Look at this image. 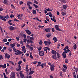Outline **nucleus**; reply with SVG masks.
Segmentation results:
<instances>
[{
  "label": "nucleus",
  "mask_w": 78,
  "mask_h": 78,
  "mask_svg": "<svg viewBox=\"0 0 78 78\" xmlns=\"http://www.w3.org/2000/svg\"><path fill=\"white\" fill-rule=\"evenodd\" d=\"M27 38L28 39L27 40V43L28 44H33V41H34V37L28 36L27 37Z\"/></svg>",
  "instance_id": "1"
},
{
  "label": "nucleus",
  "mask_w": 78,
  "mask_h": 78,
  "mask_svg": "<svg viewBox=\"0 0 78 78\" xmlns=\"http://www.w3.org/2000/svg\"><path fill=\"white\" fill-rule=\"evenodd\" d=\"M39 66H41V68H44V66L46 67L47 65L46 63H42L41 64V62H38V65H37V67H39Z\"/></svg>",
  "instance_id": "2"
},
{
  "label": "nucleus",
  "mask_w": 78,
  "mask_h": 78,
  "mask_svg": "<svg viewBox=\"0 0 78 78\" xmlns=\"http://www.w3.org/2000/svg\"><path fill=\"white\" fill-rule=\"evenodd\" d=\"M10 78H16V76H15V73L14 72L11 73Z\"/></svg>",
  "instance_id": "3"
},
{
  "label": "nucleus",
  "mask_w": 78,
  "mask_h": 78,
  "mask_svg": "<svg viewBox=\"0 0 78 78\" xmlns=\"http://www.w3.org/2000/svg\"><path fill=\"white\" fill-rule=\"evenodd\" d=\"M39 55L41 56H43L44 55V52L42 51H41L39 52Z\"/></svg>",
  "instance_id": "4"
},
{
  "label": "nucleus",
  "mask_w": 78,
  "mask_h": 78,
  "mask_svg": "<svg viewBox=\"0 0 78 78\" xmlns=\"http://www.w3.org/2000/svg\"><path fill=\"white\" fill-rule=\"evenodd\" d=\"M44 51H45L46 53H47V50L48 51H50V49L47 46L44 48Z\"/></svg>",
  "instance_id": "5"
},
{
  "label": "nucleus",
  "mask_w": 78,
  "mask_h": 78,
  "mask_svg": "<svg viewBox=\"0 0 78 78\" xmlns=\"http://www.w3.org/2000/svg\"><path fill=\"white\" fill-rule=\"evenodd\" d=\"M55 28L56 30L59 31H62V30L59 29V28L58 27V26L57 25H55Z\"/></svg>",
  "instance_id": "6"
},
{
  "label": "nucleus",
  "mask_w": 78,
  "mask_h": 78,
  "mask_svg": "<svg viewBox=\"0 0 78 78\" xmlns=\"http://www.w3.org/2000/svg\"><path fill=\"white\" fill-rule=\"evenodd\" d=\"M5 58H7L8 59H9V58H10V57H11V55H9V54L5 53Z\"/></svg>",
  "instance_id": "7"
},
{
  "label": "nucleus",
  "mask_w": 78,
  "mask_h": 78,
  "mask_svg": "<svg viewBox=\"0 0 78 78\" xmlns=\"http://www.w3.org/2000/svg\"><path fill=\"white\" fill-rule=\"evenodd\" d=\"M54 67H55V66L54 65H51L50 67V69L51 71H53L54 70Z\"/></svg>",
  "instance_id": "8"
},
{
  "label": "nucleus",
  "mask_w": 78,
  "mask_h": 78,
  "mask_svg": "<svg viewBox=\"0 0 78 78\" xmlns=\"http://www.w3.org/2000/svg\"><path fill=\"white\" fill-rule=\"evenodd\" d=\"M25 31L29 35H30V34H31V31H30L28 30H26Z\"/></svg>",
  "instance_id": "9"
},
{
  "label": "nucleus",
  "mask_w": 78,
  "mask_h": 78,
  "mask_svg": "<svg viewBox=\"0 0 78 78\" xmlns=\"http://www.w3.org/2000/svg\"><path fill=\"white\" fill-rule=\"evenodd\" d=\"M20 75L21 78H23L24 77V75L21 72L20 73Z\"/></svg>",
  "instance_id": "10"
},
{
  "label": "nucleus",
  "mask_w": 78,
  "mask_h": 78,
  "mask_svg": "<svg viewBox=\"0 0 78 78\" xmlns=\"http://www.w3.org/2000/svg\"><path fill=\"white\" fill-rule=\"evenodd\" d=\"M14 55H20V50H18V51H17V52L15 53Z\"/></svg>",
  "instance_id": "11"
},
{
  "label": "nucleus",
  "mask_w": 78,
  "mask_h": 78,
  "mask_svg": "<svg viewBox=\"0 0 78 78\" xmlns=\"http://www.w3.org/2000/svg\"><path fill=\"white\" fill-rule=\"evenodd\" d=\"M32 4H33V2H32L29 1L27 2V5L28 6H30V4L32 5Z\"/></svg>",
  "instance_id": "12"
},
{
  "label": "nucleus",
  "mask_w": 78,
  "mask_h": 78,
  "mask_svg": "<svg viewBox=\"0 0 78 78\" xmlns=\"http://www.w3.org/2000/svg\"><path fill=\"white\" fill-rule=\"evenodd\" d=\"M2 16L0 15V19L2 20H3L4 22H6V20L4 18H2Z\"/></svg>",
  "instance_id": "13"
},
{
  "label": "nucleus",
  "mask_w": 78,
  "mask_h": 78,
  "mask_svg": "<svg viewBox=\"0 0 78 78\" xmlns=\"http://www.w3.org/2000/svg\"><path fill=\"white\" fill-rule=\"evenodd\" d=\"M44 31H46V32H50V28H48L46 29H45Z\"/></svg>",
  "instance_id": "14"
},
{
  "label": "nucleus",
  "mask_w": 78,
  "mask_h": 78,
  "mask_svg": "<svg viewBox=\"0 0 78 78\" xmlns=\"http://www.w3.org/2000/svg\"><path fill=\"white\" fill-rule=\"evenodd\" d=\"M73 76L74 78H76V73H75V72L73 71Z\"/></svg>",
  "instance_id": "15"
},
{
  "label": "nucleus",
  "mask_w": 78,
  "mask_h": 78,
  "mask_svg": "<svg viewBox=\"0 0 78 78\" xmlns=\"http://www.w3.org/2000/svg\"><path fill=\"white\" fill-rule=\"evenodd\" d=\"M62 55L64 58H66V53H65V52H63V53Z\"/></svg>",
  "instance_id": "16"
},
{
  "label": "nucleus",
  "mask_w": 78,
  "mask_h": 78,
  "mask_svg": "<svg viewBox=\"0 0 78 78\" xmlns=\"http://www.w3.org/2000/svg\"><path fill=\"white\" fill-rule=\"evenodd\" d=\"M52 58L53 59H54L56 60L57 59V57H56V55H53L52 56Z\"/></svg>",
  "instance_id": "17"
},
{
  "label": "nucleus",
  "mask_w": 78,
  "mask_h": 78,
  "mask_svg": "<svg viewBox=\"0 0 78 78\" xmlns=\"http://www.w3.org/2000/svg\"><path fill=\"white\" fill-rule=\"evenodd\" d=\"M51 53L52 54H54V55H56L57 53L56 51L54 50H53L51 51Z\"/></svg>",
  "instance_id": "18"
},
{
  "label": "nucleus",
  "mask_w": 78,
  "mask_h": 78,
  "mask_svg": "<svg viewBox=\"0 0 78 78\" xmlns=\"http://www.w3.org/2000/svg\"><path fill=\"white\" fill-rule=\"evenodd\" d=\"M75 70L73 71V72H76V73H77V72H78V68H76L75 67L74 68Z\"/></svg>",
  "instance_id": "19"
},
{
  "label": "nucleus",
  "mask_w": 78,
  "mask_h": 78,
  "mask_svg": "<svg viewBox=\"0 0 78 78\" xmlns=\"http://www.w3.org/2000/svg\"><path fill=\"white\" fill-rule=\"evenodd\" d=\"M53 41H54V43H55L56 42H57L58 41V40H57V38L56 37H54L53 39Z\"/></svg>",
  "instance_id": "20"
},
{
  "label": "nucleus",
  "mask_w": 78,
  "mask_h": 78,
  "mask_svg": "<svg viewBox=\"0 0 78 78\" xmlns=\"http://www.w3.org/2000/svg\"><path fill=\"white\" fill-rule=\"evenodd\" d=\"M57 58L58 59H59V58H60V54L59 53V52H57Z\"/></svg>",
  "instance_id": "21"
},
{
  "label": "nucleus",
  "mask_w": 78,
  "mask_h": 78,
  "mask_svg": "<svg viewBox=\"0 0 78 78\" xmlns=\"http://www.w3.org/2000/svg\"><path fill=\"white\" fill-rule=\"evenodd\" d=\"M45 9H46L47 11H51L53 10V9H50L49 8H48V9L45 8Z\"/></svg>",
  "instance_id": "22"
},
{
  "label": "nucleus",
  "mask_w": 78,
  "mask_h": 78,
  "mask_svg": "<svg viewBox=\"0 0 78 78\" xmlns=\"http://www.w3.org/2000/svg\"><path fill=\"white\" fill-rule=\"evenodd\" d=\"M25 46H23L22 48V51H24L25 50Z\"/></svg>",
  "instance_id": "23"
},
{
  "label": "nucleus",
  "mask_w": 78,
  "mask_h": 78,
  "mask_svg": "<svg viewBox=\"0 0 78 78\" xmlns=\"http://www.w3.org/2000/svg\"><path fill=\"white\" fill-rule=\"evenodd\" d=\"M34 71L33 70L32 71H30L29 73V75H32L33 74V73H34Z\"/></svg>",
  "instance_id": "24"
},
{
  "label": "nucleus",
  "mask_w": 78,
  "mask_h": 78,
  "mask_svg": "<svg viewBox=\"0 0 78 78\" xmlns=\"http://www.w3.org/2000/svg\"><path fill=\"white\" fill-rule=\"evenodd\" d=\"M63 8L65 10H66L67 8V5H63Z\"/></svg>",
  "instance_id": "25"
},
{
  "label": "nucleus",
  "mask_w": 78,
  "mask_h": 78,
  "mask_svg": "<svg viewBox=\"0 0 78 78\" xmlns=\"http://www.w3.org/2000/svg\"><path fill=\"white\" fill-rule=\"evenodd\" d=\"M23 16V14H19L17 16V17L18 18H20V17H22Z\"/></svg>",
  "instance_id": "26"
},
{
  "label": "nucleus",
  "mask_w": 78,
  "mask_h": 78,
  "mask_svg": "<svg viewBox=\"0 0 78 78\" xmlns=\"http://www.w3.org/2000/svg\"><path fill=\"white\" fill-rule=\"evenodd\" d=\"M13 50L15 51V53H16V52H17V51L19 50H17L15 48H13Z\"/></svg>",
  "instance_id": "27"
},
{
  "label": "nucleus",
  "mask_w": 78,
  "mask_h": 78,
  "mask_svg": "<svg viewBox=\"0 0 78 78\" xmlns=\"http://www.w3.org/2000/svg\"><path fill=\"white\" fill-rule=\"evenodd\" d=\"M70 51V50L68 49L66 50H65V53H67L68 52H69Z\"/></svg>",
  "instance_id": "28"
},
{
  "label": "nucleus",
  "mask_w": 78,
  "mask_h": 78,
  "mask_svg": "<svg viewBox=\"0 0 78 78\" xmlns=\"http://www.w3.org/2000/svg\"><path fill=\"white\" fill-rule=\"evenodd\" d=\"M51 19L52 21H54V22H56V19H55L54 17H53V18H51Z\"/></svg>",
  "instance_id": "29"
},
{
  "label": "nucleus",
  "mask_w": 78,
  "mask_h": 78,
  "mask_svg": "<svg viewBox=\"0 0 78 78\" xmlns=\"http://www.w3.org/2000/svg\"><path fill=\"white\" fill-rule=\"evenodd\" d=\"M46 36L48 37H50V36H51V34H48L46 35Z\"/></svg>",
  "instance_id": "30"
},
{
  "label": "nucleus",
  "mask_w": 78,
  "mask_h": 78,
  "mask_svg": "<svg viewBox=\"0 0 78 78\" xmlns=\"http://www.w3.org/2000/svg\"><path fill=\"white\" fill-rule=\"evenodd\" d=\"M32 53L31 52L30 53V57L31 59H33V56L32 55Z\"/></svg>",
  "instance_id": "31"
},
{
  "label": "nucleus",
  "mask_w": 78,
  "mask_h": 78,
  "mask_svg": "<svg viewBox=\"0 0 78 78\" xmlns=\"http://www.w3.org/2000/svg\"><path fill=\"white\" fill-rule=\"evenodd\" d=\"M33 5L34 6L35 8H38V6H37V5H36L35 4H33Z\"/></svg>",
  "instance_id": "32"
},
{
  "label": "nucleus",
  "mask_w": 78,
  "mask_h": 78,
  "mask_svg": "<svg viewBox=\"0 0 78 78\" xmlns=\"http://www.w3.org/2000/svg\"><path fill=\"white\" fill-rule=\"evenodd\" d=\"M10 46L12 48H14L15 46V43L12 44L11 45H10Z\"/></svg>",
  "instance_id": "33"
},
{
  "label": "nucleus",
  "mask_w": 78,
  "mask_h": 78,
  "mask_svg": "<svg viewBox=\"0 0 78 78\" xmlns=\"http://www.w3.org/2000/svg\"><path fill=\"white\" fill-rule=\"evenodd\" d=\"M33 12H32L33 14H36V11L34 9L33 10Z\"/></svg>",
  "instance_id": "34"
},
{
  "label": "nucleus",
  "mask_w": 78,
  "mask_h": 78,
  "mask_svg": "<svg viewBox=\"0 0 78 78\" xmlns=\"http://www.w3.org/2000/svg\"><path fill=\"white\" fill-rule=\"evenodd\" d=\"M9 29L11 30H14V27L12 26H10L9 27Z\"/></svg>",
  "instance_id": "35"
},
{
  "label": "nucleus",
  "mask_w": 78,
  "mask_h": 78,
  "mask_svg": "<svg viewBox=\"0 0 78 78\" xmlns=\"http://www.w3.org/2000/svg\"><path fill=\"white\" fill-rule=\"evenodd\" d=\"M61 14H62V16H66V13H65L64 12H62Z\"/></svg>",
  "instance_id": "36"
},
{
  "label": "nucleus",
  "mask_w": 78,
  "mask_h": 78,
  "mask_svg": "<svg viewBox=\"0 0 78 78\" xmlns=\"http://www.w3.org/2000/svg\"><path fill=\"white\" fill-rule=\"evenodd\" d=\"M9 62L12 64V65H14V63L12 61H9Z\"/></svg>",
  "instance_id": "37"
},
{
  "label": "nucleus",
  "mask_w": 78,
  "mask_h": 78,
  "mask_svg": "<svg viewBox=\"0 0 78 78\" xmlns=\"http://www.w3.org/2000/svg\"><path fill=\"white\" fill-rule=\"evenodd\" d=\"M73 47L74 50H76V44H74V46H73Z\"/></svg>",
  "instance_id": "38"
},
{
  "label": "nucleus",
  "mask_w": 78,
  "mask_h": 78,
  "mask_svg": "<svg viewBox=\"0 0 78 78\" xmlns=\"http://www.w3.org/2000/svg\"><path fill=\"white\" fill-rule=\"evenodd\" d=\"M3 3L4 4H7L8 3V1L7 0H4Z\"/></svg>",
  "instance_id": "39"
},
{
  "label": "nucleus",
  "mask_w": 78,
  "mask_h": 78,
  "mask_svg": "<svg viewBox=\"0 0 78 78\" xmlns=\"http://www.w3.org/2000/svg\"><path fill=\"white\" fill-rule=\"evenodd\" d=\"M44 44L47 46L48 44V41H44Z\"/></svg>",
  "instance_id": "40"
},
{
  "label": "nucleus",
  "mask_w": 78,
  "mask_h": 78,
  "mask_svg": "<svg viewBox=\"0 0 78 78\" xmlns=\"http://www.w3.org/2000/svg\"><path fill=\"white\" fill-rule=\"evenodd\" d=\"M8 40L7 39L4 38L2 40V41L3 42H7Z\"/></svg>",
  "instance_id": "41"
},
{
  "label": "nucleus",
  "mask_w": 78,
  "mask_h": 78,
  "mask_svg": "<svg viewBox=\"0 0 78 78\" xmlns=\"http://www.w3.org/2000/svg\"><path fill=\"white\" fill-rule=\"evenodd\" d=\"M65 63L66 64H67V63H69V61H68V59H66L65 60Z\"/></svg>",
  "instance_id": "42"
},
{
  "label": "nucleus",
  "mask_w": 78,
  "mask_h": 78,
  "mask_svg": "<svg viewBox=\"0 0 78 78\" xmlns=\"http://www.w3.org/2000/svg\"><path fill=\"white\" fill-rule=\"evenodd\" d=\"M3 68L4 69L6 68V64H4V65H3Z\"/></svg>",
  "instance_id": "43"
},
{
  "label": "nucleus",
  "mask_w": 78,
  "mask_h": 78,
  "mask_svg": "<svg viewBox=\"0 0 78 78\" xmlns=\"http://www.w3.org/2000/svg\"><path fill=\"white\" fill-rule=\"evenodd\" d=\"M34 3H36V5H38V4H39V3L37 1H36L35 0H34Z\"/></svg>",
  "instance_id": "44"
},
{
  "label": "nucleus",
  "mask_w": 78,
  "mask_h": 78,
  "mask_svg": "<svg viewBox=\"0 0 78 78\" xmlns=\"http://www.w3.org/2000/svg\"><path fill=\"white\" fill-rule=\"evenodd\" d=\"M61 2L63 3H66V0H62Z\"/></svg>",
  "instance_id": "45"
},
{
  "label": "nucleus",
  "mask_w": 78,
  "mask_h": 78,
  "mask_svg": "<svg viewBox=\"0 0 78 78\" xmlns=\"http://www.w3.org/2000/svg\"><path fill=\"white\" fill-rule=\"evenodd\" d=\"M63 67H64V68H65V69H67V66H66V65L64 64Z\"/></svg>",
  "instance_id": "46"
},
{
  "label": "nucleus",
  "mask_w": 78,
  "mask_h": 78,
  "mask_svg": "<svg viewBox=\"0 0 78 78\" xmlns=\"http://www.w3.org/2000/svg\"><path fill=\"white\" fill-rule=\"evenodd\" d=\"M69 47H68V46H66L65 48L63 49V50H67V49H68Z\"/></svg>",
  "instance_id": "47"
},
{
  "label": "nucleus",
  "mask_w": 78,
  "mask_h": 78,
  "mask_svg": "<svg viewBox=\"0 0 78 78\" xmlns=\"http://www.w3.org/2000/svg\"><path fill=\"white\" fill-rule=\"evenodd\" d=\"M59 74L61 76H62V72H59Z\"/></svg>",
  "instance_id": "48"
},
{
  "label": "nucleus",
  "mask_w": 78,
  "mask_h": 78,
  "mask_svg": "<svg viewBox=\"0 0 78 78\" xmlns=\"http://www.w3.org/2000/svg\"><path fill=\"white\" fill-rule=\"evenodd\" d=\"M3 59V57L2 55H0V60H1L2 59Z\"/></svg>",
  "instance_id": "49"
},
{
  "label": "nucleus",
  "mask_w": 78,
  "mask_h": 78,
  "mask_svg": "<svg viewBox=\"0 0 78 78\" xmlns=\"http://www.w3.org/2000/svg\"><path fill=\"white\" fill-rule=\"evenodd\" d=\"M26 69L27 71V72H28V71H29V69H28V67H26Z\"/></svg>",
  "instance_id": "50"
},
{
  "label": "nucleus",
  "mask_w": 78,
  "mask_h": 78,
  "mask_svg": "<svg viewBox=\"0 0 78 78\" xmlns=\"http://www.w3.org/2000/svg\"><path fill=\"white\" fill-rule=\"evenodd\" d=\"M22 61H19L18 62L19 65H20L21 64H22Z\"/></svg>",
  "instance_id": "51"
},
{
  "label": "nucleus",
  "mask_w": 78,
  "mask_h": 78,
  "mask_svg": "<svg viewBox=\"0 0 78 78\" xmlns=\"http://www.w3.org/2000/svg\"><path fill=\"white\" fill-rule=\"evenodd\" d=\"M16 70L18 72H20V70H21V69H20V68L17 69Z\"/></svg>",
  "instance_id": "52"
},
{
  "label": "nucleus",
  "mask_w": 78,
  "mask_h": 78,
  "mask_svg": "<svg viewBox=\"0 0 78 78\" xmlns=\"http://www.w3.org/2000/svg\"><path fill=\"white\" fill-rule=\"evenodd\" d=\"M28 8L29 9H30V10H31V9H33V8L32 7L30 6H29Z\"/></svg>",
  "instance_id": "53"
},
{
  "label": "nucleus",
  "mask_w": 78,
  "mask_h": 78,
  "mask_svg": "<svg viewBox=\"0 0 78 78\" xmlns=\"http://www.w3.org/2000/svg\"><path fill=\"white\" fill-rule=\"evenodd\" d=\"M66 69H64V68H63L62 69V71H63V72H66Z\"/></svg>",
  "instance_id": "54"
},
{
  "label": "nucleus",
  "mask_w": 78,
  "mask_h": 78,
  "mask_svg": "<svg viewBox=\"0 0 78 78\" xmlns=\"http://www.w3.org/2000/svg\"><path fill=\"white\" fill-rule=\"evenodd\" d=\"M42 49V47H40L38 48V50L39 51H41V50Z\"/></svg>",
  "instance_id": "55"
},
{
  "label": "nucleus",
  "mask_w": 78,
  "mask_h": 78,
  "mask_svg": "<svg viewBox=\"0 0 78 78\" xmlns=\"http://www.w3.org/2000/svg\"><path fill=\"white\" fill-rule=\"evenodd\" d=\"M27 39H26L25 38H24L23 39V42H25L26 43V42H27Z\"/></svg>",
  "instance_id": "56"
},
{
  "label": "nucleus",
  "mask_w": 78,
  "mask_h": 78,
  "mask_svg": "<svg viewBox=\"0 0 78 78\" xmlns=\"http://www.w3.org/2000/svg\"><path fill=\"white\" fill-rule=\"evenodd\" d=\"M33 64H37V61H35L32 62Z\"/></svg>",
  "instance_id": "57"
},
{
  "label": "nucleus",
  "mask_w": 78,
  "mask_h": 78,
  "mask_svg": "<svg viewBox=\"0 0 78 78\" xmlns=\"http://www.w3.org/2000/svg\"><path fill=\"white\" fill-rule=\"evenodd\" d=\"M51 44V42H50V41L48 42V44H47V46H48V45H50Z\"/></svg>",
  "instance_id": "58"
},
{
  "label": "nucleus",
  "mask_w": 78,
  "mask_h": 78,
  "mask_svg": "<svg viewBox=\"0 0 78 78\" xmlns=\"http://www.w3.org/2000/svg\"><path fill=\"white\" fill-rule=\"evenodd\" d=\"M5 45H8L9 44V42H7L6 43H5Z\"/></svg>",
  "instance_id": "59"
},
{
  "label": "nucleus",
  "mask_w": 78,
  "mask_h": 78,
  "mask_svg": "<svg viewBox=\"0 0 78 78\" xmlns=\"http://www.w3.org/2000/svg\"><path fill=\"white\" fill-rule=\"evenodd\" d=\"M30 49L31 51H33V47H30Z\"/></svg>",
  "instance_id": "60"
},
{
  "label": "nucleus",
  "mask_w": 78,
  "mask_h": 78,
  "mask_svg": "<svg viewBox=\"0 0 78 78\" xmlns=\"http://www.w3.org/2000/svg\"><path fill=\"white\" fill-rule=\"evenodd\" d=\"M16 39H17V40L18 41H19V37H16Z\"/></svg>",
  "instance_id": "61"
},
{
  "label": "nucleus",
  "mask_w": 78,
  "mask_h": 78,
  "mask_svg": "<svg viewBox=\"0 0 78 78\" xmlns=\"http://www.w3.org/2000/svg\"><path fill=\"white\" fill-rule=\"evenodd\" d=\"M23 2L22 1H20V5H22V4H23Z\"/></svg>",
  "instance_id": "62"
},
{
  "label": "nucleus",
  "mask_w": 78,
  "mask_h": 78,
  "mask_svg": "<svg viewBox=\"0 0 78 78\" xmlns=\"http://www.w3.org/2000/svg\"><path fill=\"white\" fill-rule=\"evenodd\" d=\"M17 47H20V44H19V43H17Z\"/></svg>",
  "instance_id": "63"
},
{
  "label": "nucleus",
  "mask_w": 78,
  "mask_h": 78,
  "mask_svg": "<svg viewBox=\"0 0 78 78\" xmlns=\"http://www.w3.org/2000/svg\"><path fill=\"white\" fill-rule=\"evenodd\" d=\"M69 56H71V55H72V52L71 51L69 52Z\"/></svg>",
  "instance_id": "64"
}]
</instances>
